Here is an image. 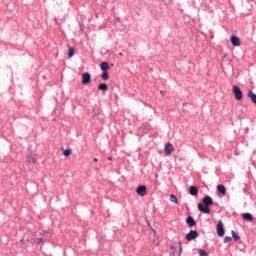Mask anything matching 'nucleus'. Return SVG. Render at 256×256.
I'll return each mask as SVG.
<instances>
[{
    "label": "nucleus",
    "instance_id": "nucleus-17",
    "mask_svg": "<svg viewBox=\"0 0 256 256\" xmlns=\"http://www.w3.org/2000/svg\"><path fill=\"white\" fill-rule=\"evenodd\" d=\"M100 68L102 69V71H107L109 69V63L107 62H102L100 65Z\"/></svg>",
    "mask_w": 256,
    "mask_h": 256
},
{
    "label": "nucleus",
    "instance_id": "nucleus-25",
    "mask_svg": "<svg viewBox=\"0 0 256 256\" xmlns=\"http://www.w3.org/2000/svg\"><path fill=\"white\" fill-rule=\"evenodd\" d=\"M231 236H226L225 238H224V243H229L230 241H231Z\"/></svg>",
    "mask_w": 256,
    "mask_h": 256
},
{
    "label": "nucleus",
    "instance_id": "nucleus-1",
    "mask_svg": "<svg viewBox=\"0 0 256 256\" xmlns=\"http://www.w3.org/2000/svg\"><path fill=\"white\" fill-rule=\"evenodd\" d=\"M233 93L237 101H241V99H243V92L239 86H233Z\"/></svg>",
    "mask_w": 256,
    "mask_h": 256
},
{
    "label": "nucleus",
    "instance_id": "nucleus-19",
    "mask_svg": "<svg viewBox=\"0 0 256 256\" xmlns=\"http://www.w3.org/2000/svg\"><path fill=\"white\" fill-rule=\"evenodd\" d=\"M73 55H75V49H73V47H69L68 58L71 59V57H73Z\"/></svg>",
    "mask_w": 256,
    "mask_h": 256
},
{
    "label": "nucleus",
    "instance_id": "nucleus-12",
    "mask_svg": "<svg viewBox=\"0 0 256 256\" xmlns=\"http://www.w3.org/2000/svg\"><path fill=\"white\" fill-rule=\"evenodd\" d=\"M189 193L193 197H196V195H199V189H197L196 186H190Z\"/></svg>",
    "mask_w": 256,
    "mask_h": 256
},
{
    "label": "nucleus",
    "instance_id": "nucleus-6",
    "mask_svg": "<svg viewBox=\"0 0 256 256\" xmlns=\"http://www.w3.org/2000/svg\"><path fill=\"white\" fill-rule=\"evenodd\" d=\"M136 193H138L140 197H145V195H147V187L145 185L138 186Z\"/></svg>",
    "mask_w": 256,
    "mask_h": 256
},
{
    "label": "nucleus",
    "instance_id": "nucleus-21",
    "mask_svg": "<svg viewBox=\"0 0 256 256\" xmlns=\"http://www.w3.org/2000/svg\"><path fill=\"white\" fill-rule=\"evenodd\" d=\"M232 237H233L234 241H239V239H240L239 235H237L235 230H232Z\"/></svg>",
    "mask_w": 256,
    "mask_h": 256
},
{
    "label": "nucleus",
    "instance_id": "nucleus-10",
    "mask_svg": "<svg viewBox=\"0 0 256 256\" xmlns=\"http://www.w3.org/2000/svg\"><path fill=\"white\" fill-rule=\"evenodd\" d=\"M203 204L206 205V207H210V205H213V198L211 196H206L203 198Z\"/></svg>",
    "mask_w": 256,
    "mask_h": 256
},
{
    "label": "nucleus",
    "instance_id": "nucleus-16",
    "mask_svg": "<svg viewBox=\"0 0 256 256\" xmlns=\"http://www.w3.org/2000/svg\"><path fill=\"white\" fill-rule=\"evenodd\" d=\"M99 91H107L109 89V86H107L106 83H101L98 85Z\"/></svg>",
    "mask_w": 256,
    "mask_h": 256
},
{
    "label": "nucleus",
    "instance_id": "nucleus-13",
    "mask_svg": "<svg viewBox=\"0 0 256 256\" xmlns=\"http://www.w3.org/2000/svg\"><path fill=\"white\" fill-rule=\"evenodd\" d=\"M26 161H27V163L36 164L37 163V157L35 155H28L26 157Z\"/></svg>",
    "mask_w": 256,
    "mask_h": 256
},
{
    "label": "nucleus",
    "instance_id": "nucleus-18",
    "mask_svg": "<svg viewBox=\"0 0 256 256\" xmlns=\"http://www.w3.org/2000/svg\"><path fill=\"white\" fill-rule=\"evenodd\" d=\"M170 201H171V203H175L176 205H179V201L177 200V196H175L174 194L170 195Z\"/></svg>",
    "mask_w": 256,
    "mask_h": 256
},
{
    "label": "nucleus",
    "instance_id": "nucleus-15",
    "mask_svg": "<svg viewBox=\"0 0 256 256\" xmlns=\"http://www.w3.org/2000/svg\"><path fill=\"white\" fill-rule=\"evenodd\" d=\"M243 219H244V221H249L250 223H252L253 215H251L249 213H245V214H243Z\"/></svg>",
    "mask_w": 256,
    "mask_h": 256
},
{
    "label": "nucleus",
    "instance_id": "nucleus-11",
    "mask_svg": "<svg viewBox=\"0 0 256 256\" xmlns=\"http://www.w3.org/2000/svg\"><path fill=\"white\" fill-rule=\"evenodd\" d=\"M186 223L189 227H195V225H197V222H195V219H193V216H188L186 219Z\"/></svg>",
    "mask_w": 256,
    "mask_h": 256
},
{
    "label": "nucleus",
    "instance_id": "nucleus-3",
    "mask_svg": "<svg viewBox=\"0 0 256 256\" xmlns=\"http://www.w3.org/2000/svg\"><path fill=\"white\" fill-rule=\"evenodd\" d=\"M216 231L218 237H223V235H225V229L223 228V222L221 220H219L217 223Z\"/></svg>",
    "mask_w": 256,
    "mask_h": 256
},
{
    "label": "nucleus",
    "instance_id": "nucleus-5",
    "mask_svg": "<svg viewBox=\"0 0 256 256\" xmlns=\"http://www.w3.org/2000/svg\"><path fill=\"white\" fill-rule=\"evenodd\" d=\"M91 83V74L86 72L82 74V85H89Z\"/></svg>",
    "mask_w": 256,
    "mask_h": 256
},
{
    "label": "nucleus",
    "instance_id": "nucleus-22",
    "mask_svg": "<svg viewBox=\"0 0 256 256\" xmlns=\"http://www.w3.org/2000/svg\"><path fill=\"white\" fill-rule=\"evenodd\" d=\"M198 253H199L200 256H208L209 255V253H207V251H205L203 249H199Z\"/></svg>",
    "mask_w": 256,
    "mask_h": 256
},
{
    "label": "nucleus",
    "instance_id": "nucleus-29",
    "mask_svg": "<svg viewBox=\"0 0 256 256\" xmlns=\"http://www.w3.org/2000/svg\"><path fill=\"white\" fill-rule=\"evenodd\" d=\"M119 55L123 56V53L120 52Z\"/></svg>",
    "mask_w": 256,
    "mask_h": 256
},
{
    "label": "nucleus",
    "instance_id": "nucleus-24",
    "mask_svg": "<svg viewBox=\"0 0 256 256\" xmlns=\"http://www.w3.org/2000/svg\"><path fill=\"white\" fill-rule=\"evenodd\" d=\"M178 247H179V255H181V253L183 251V245H182L181 241L178 242Z\"/></svg>",
    "mask_w": 256,
    "mask_h": 256
},
{
    "label": "nucleus",
    "instance_id": "nucleus-9",
    "mask_svg": "<svg viewBox=\"0 0 256 256\" xmlns=\"http://www.w3.org/2000/svg\"><path fill=\"white\" fill-rule=\"evenodd\" d=\"M230 41L234 47H239V45H241V40L237 36H231Z\"/></svg>",
    "mask_w": 256,
    "mask_h": 256
},
{
    "label": "nucleus",
    "instance_id": "nucleus-27",
    "mask_svg": "<svg viewBox=\"0 0 256 256\" xmlns=\"http://www.w3.org/2000/svg\"><path fill=\"white\" fill-rule=\"evenodd\" d=\"M112 159H113V158H112L111 156L108 157V161H112Z\"/></svg>",
    "mask_w": 256,
    "mask_h": 256
},
{
    "label": "nucleus",
    "instance_id": "nucleus-8",
    "mask_svg": "<svg viewBox=\"0 0 256 256\" xmlns=\"http://www.w3.org/2000/svg\"><path fill=\"white\" fill-rule=\"evenodd\" d=\"M217 192L222 195V197H225L227 195V188L224 185H218L217 186Z\"/></svg>",
    "mask_w": 256,
    "mask_h": 256
},
{
    "label": "nucleus",
    "instance_id": "nucleus-23",
    "mask_svg": "<svg viewBox=\"0 0 256 256\" xmlns=\"http://www.w3.org/2000/svg\"><path fill=\"white\" fill-rule=\"evenodd\" d=\"M63 155H64V157H69V155H71V149L64 150Z\"/></svg>",
    "mask_w": 256,
    "mask_h": 256
},
{
    "label": "nucleus",
    "instance_id": "nucleus-7",
    "mask_svg": "<svg viewBox=\"0 0 256 256\" xmlns=\"http://www.w3.org/2000/svg\"><path fill=\"white\" fill-rule=\"evenodd\" d=\"M198 209L201 213H204L205 215H209V213H211V209H209L208 206L203 205L201 203H198Z\"/></svg>",
    "mask_w": 256,
    "mask_h": 256
},
{
    "label": "nucleus",
    "instance_id": "nucleus-2",
    "mask_svg": "<svg viewBox=\"0 0 256 256\" xmlns=\"http://www.w3.org/2000/svg\"><path fill=\"white\" fill-rule=\"evenodd\" d=\"M173 151H175V148L173 147V144H171V143H167L166 145H165V148H164V155L166 156V157H169V156H171V153H173Z\"/></svg>",
    "mask_w": 256,
    "mask_h": 256
},
{
    "label": "nucleus",
    "instance_id": "nucleus-14",
    "mask_svg": "<svg viewBox=\"0 0 256 256\" xmlns=\"http://www.w3.org/2000/svg\"><path fill=\"white\" fill-rule=\"evenodd\" d=\"M247 96L249 97V99H251L252 103H255V105H256V94L250 90L248 92Z\"/></svg>",
    "mask_w": 256,
    "mask_h": 256
},
{
    "label": "nucleus",
    "instance_id": "nucleus-28",
    "mask_svg": "<svg viewBox=\"0 0 256 256\" xmlns=\"http://www.w3.org/2000/svg\"><path fill=\"white\" fill-rule=\"evenodd\" d=\"M171 249H172L173 251H175V246H171Z\"/></svg>",
    "mask_w": 256,
    "mask_h": 256
},
{
    "label": "nucleus",
    "instance_id": "nucleus-20",
    "mask_svg": "<svg viewBox=\"0 0 256 256\" xmlns=\"http://www.w3.org/2000/svg\"><path fill=\"white\" fill-rule=\"evenodd\" d=\"M103 81H107L109 79V73L107 71H104L101 75Z\"/></svg>",
    "mask_w": 256,
    "mask_h": 256
},
{
    "label": "nucleus",
    "instance_id": "nucleus-4",
    "mask_svg": "<svg viewBox=\"0 0 256 256\" xmlns=\"http://www.w3.org/2000/svg\"><path fill=\"white\" fill-rule=\"evenodd\" d=\"M199 237V233L197 230H191L188 234H186L187 241H193V239H197Z\"/></svg>",
    "mask_w": 256,
    "mask_h": 256
},
{
    "label": "nucleus",
    "instance_id": "nucleus-26",
    "mask_svg": "<svg viewBox=\"0 0 256 256\" xmlns=\"http://www.w3.org/2000/svg\"><path fill=\"white\" fill-rule=\"evenodd\" d=\"M93 161H94V163H97V161H99V159L94 158Z\"/></svg>",
    "mask_w": 256,
    "mask_h": 256
}]
</instances>
